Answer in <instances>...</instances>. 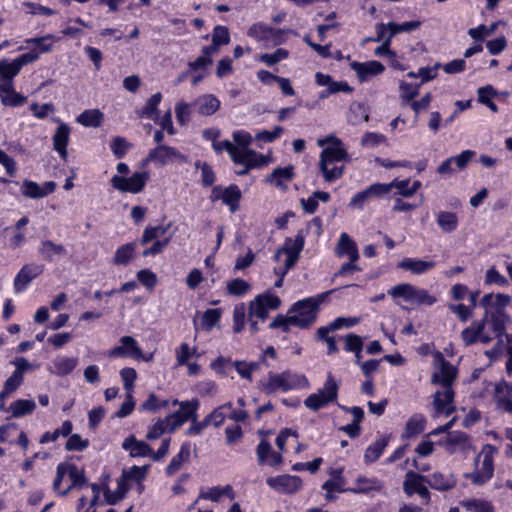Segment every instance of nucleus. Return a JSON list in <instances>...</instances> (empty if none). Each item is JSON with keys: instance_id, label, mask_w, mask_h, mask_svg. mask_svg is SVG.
Listing matches in <instances>:
<instances>
[{"instance_id": "18", "label": "nucleus", "mask_w": 512, "mask_h": 512, "mask_svg": "<svg viewBox=\"0 0 512 512\" xmlns=\"http://www.w3.org/2000/svg\"><path fill=\"white\" fill-rule=\"evenodd\" d=\"M496 408L512 415V383L505 380L495 386Z\"/></svg>"}, {"instance_id": "61", "label": "nucleus", "mask_w": 512, "mask_h": 512, "mask_svg": "<svg viewBox=\"0 0 512 512\" xmlns=\"http://www.w3.org/2000/svg\"><path fill=\"white\" fill-rule=\"evenodd\" d=\"M149 468L150 465H133L129 470H123L122 474L125 475L129 481L132 480L141 483L145 479Z\"/></svg>"}, {"instance_id": "38", "label": "nucleus", "mask_w": 512, "mask_h": 512, "mask_svg": "<svg viewBox=\"0 0 512 512\" xmlns=\"http://www.w3.org/2000/svg\"><path fill=\"white\" fill-rule=\"evenodd\" d=\"M137 242H129L118 247L113 257L115 265H128L135 257Z\"/></svg>"}, {"instance_id": "11", "label": "nucleus", "mask_w": 512, "mask_h": 512, "mask_svg": "<svg viewBox=\"0 0 512 512\" xmlns=\"http://www.w3.org/2000/svg\"><path fill=\"white\" fill-rule=\"evenodd\" d=\"M436 359L439 361V372L433 373L431 382L444 388H453V383L458 375L457 367L446 360L440 352H437Z\"/></svg>"}, {"instance_id": "12", "label": "nucleus", "mask_w": 512, "mask_h": 512, "mask_svg": "<svg viewBox=\"0 0 512 512\" xmlns=\"http://www.w3.org/2000/svg\"><path fill=\"white\" fill-rule=\"evenodd\" d=\"M44 271V266L36 263H29L22 266L16 274L13 287L16 294L23 293L27 290L31 282L40 276Z\"/></svg>"}, {"instance_id": "32", "label": "nucleus", "mask_w": 512, "mask_h": 512, "mask_svg": "<svg viewBox=\"0 0 512 512\" xmlns=\"http://www.w3.org/2000/svg\"><path fill=\"white\" fill-rule=\"evenodd\" d=\"M191 455V444L190 442H184L180 446L179 452L174 455L167 465L165 472L168 476L175 474L182 466V464L189 460Z\"/></svg>"}, {"instance_id": "22", "label": "nucleus", "mask_w": 512, "mask_h": 512, "mask_svg": "<svg viewBox=\"0 0 512 512\" xmlns=\"http://www.w3.org/2000/svg\"><path fill=\"white\" fill-rule=\"evenodd\" d=\"M427 484L434 490L445 492L456 487L457 478L453 473L436 471L428 477Z\"/></svg>"}, {"instance_id": "48", "label": "nucleus", "mask_w": 512, "mask_h": 512, "mask_svg": "<svg viewBox=\"0 0 512 512\" xmlns=\"http://www.w3.org/2000/svg\"><path fill=\"white\" fill-rule=\"evenodd\" d=\"M421 84H412L406 81H401L399 84L400 98L402 105H408L413 99L419 95V88Z\"/></svg>"}, {"instance_id": "51", "label": "nucleus", "mask_w": 512, "mask_h": 512, "mask_svg": "<svg viewBox=\"0 0 512 512\" xmlns=\"http://www.w3.org/2000/svg\"><path fill=\"white\" fill-rule=\"evenodd\" d=\"M70 132L71 129L66 123H61L57 128L53 135V148L61 149L63 147H67L70 140Z\"/></svg>"}, {"instance_id": "10", "label": "nucleus", "mask_w": 512, "mask_h": 512, "mask_svg": "<svg viewBox=\"0 0 512 512\" xmlns=\"http://www.w3.org/2000/svg\"><path fill=\"white\" fill-rule=\"evenodd\" d=\"M247 34L256 41L265 44L273 43L274 45H279L284 41L283 31L281 29L274 28L263 22L254 23L248 29Z\"/></svg>"}, {"instance_id": "27", "label": "nucleus", "mask_w": 512, "mask_h": 512, "mask_svg": "<svg viewBox=\"0 0 512 512\" xmlns=\"http://www.w3.org/2000/svg\"><path fill=\"white\" fill-rule=\"evenodd\" d=\"M390 435L383 436L371 443L365 450L363 461L366 465L376 462L384 453L389 444Z\"/></svg>"}, {"instance_id": "55", "label": "nucleus", "mask_w": 512, "mask_h": 512, "mask_svg": "<svg viewBox=\"0 0 512 512\" xmlns=\"http://www.w3.org/2000/svg\"><path fill=\"white\" fill-rule=\"evenodd\" d=\"M233 366L235 367V370L242 378L252 381V374L259 368V363H248L246 361L236 360L234 361Z\"/></svg>"}, {"instance_id": "54", "label": "nucleus", "mask_w": 512, "mask_h": 512, "mask_svg": "<svg viewBox=\"0 0 512 512\" xmlns=\"http://www.w3.org/2000/svg\"><path fill=\"white\" fill-rule=\"evenodd\" d=\"M131 147L132 144L121 136L114 137L110 144L111 151L117 159L124 158Z\"/></svg>"}, {"instance_id": "1", "label": "nucleus", "mask_w": 512, "mask_h": 512, "mask_svg": "<svg viewBox=\"0 0 512 512\" xmlns=\"http://www.w3.org/2000/svg\"><path fill=\"white\" fill-rule=\"evenodd\" d=\"M324 145L327 146L321 151L319 169L326 182H333L342 177L344 173V166L334 165L332 168L329 166L336 162L347 160L348 152L344 147L342 140L335 135H329L318 140V146L322 147Z\"/></svg>"}, {"instance_id": "24", "label": "nucleus", "mask_w": 512, "mask_h": 512, "mask_svg": "<svg viewBox=\"0 0 512 512\" xmlns=\"http://www.w3.org/2000/svg\"><path fill=\"white\" fill-rule=\"evenodd\" d=\"M336 254L339 257L347 256L352 261L359 259V251L356 242L345 232L341 233L337 246Z\"/></svg>"}, {"instance_id": "39", "label": "nucleus", "mask_w": 512, "mask_h": 512, "mask_svg": "<svg viewBox=\"0 0 512 512\" xmlns=\"http://www.w3.org/2000/svg\"><path fill=\"white\" fill-rule=\"evenodd\" d=\"M36 409V403L33 399H17L13 401L8 412H11V416L14 418H20L26 415H30Z\"/></svg>"}, {"instance_id": "28", "label": "nucleus", "mask_w": 512, "mask_h": 512, "mask_svg": "<svg viewBox=\"0 0 512 512\" xmlns=\"http://www.w3.org/2000/svg\"><path fill=\"white\" fill-rule=\"evenodd\" d=\"M383 485L376 477L367 478L365 476H358L355 480V487H348L350 493L353 494H369L372 491H381Z\"/></svg>"}, {"instance_id": "62", "label": "nucleus", "mask_w": 512, "mask_h": 512, "mask_svg": "<svg viewBox=\"0 0 512 512\" xmlns=\"http://www.w3.org/2000/svg\"><path fill=\"white\" fill-rule=\"evenodd\" d=\"M195 353V347L191 349L188 343H182L175 351L177 365L184 366L188 364L190 357L193 356Z\"/></svg>"}, {"instance_id": "63", "label": "nucleus", "mask_w": 512, "mask_h": 512, "mask_svg": "<svg viewBox=\"0 0 512 512\" xmlns=\"http://www.w3.org/2000/svg\"><path fill=\"white\" fill-rule=\"evenodd\" d=\"M212 42L219 48L222 45H227L230 42V34L227 27L217 25L213 29Z\"/></svg>"}, {"instance_id": "31", "label": "nucleus", "mask_w": 512, "mask_h": 512, "mask_svg": "<svg viewBox=\"0 0 512 512\" xmlns=\"http://www.w3.org/2000/svg\"><path fill=\"white\" fill-rule=\"evenodd\" d=\"M196 106L200 115L211 116L220 109L221 102L213 94H204L197 99Z\"/></svg>"}, {"instance_id": "64", "label": "nucleus", "mask_w": 512, "mask_h": 512, "mask_svg": "<svg viewBox=\"0 0 512 512\" xmlns=\"http://www.w3.org/2000/svg\"><path fill=\"white\" fill-rule=\"evenodd\" d=\"M27 101V97L15 91L1 96V103L7 107H20Z\"/></svg>"}, {"instance_id": "57", "label": "nucleus", "mask_w": 512, "mask_h": 512, "mask_svg": "<svg viewBox=\"0 0 512 512\" xmlns=\"http://www.w3.org/2000/svg\"><path fill=\"white\" fill-rule=\"evenodd\" d=\"M387 140L386 136L379 132H365L362 137L360 144L365 148H374L380 144L385 143Z\"/></svg>"}, {"instance_id": "42", "label": "nucleus", "mask_w": 512, "mask_h": 512, "mask_svg": "<svg viewBox=\"0 0 512 512\" xmlns=\"http://www.w3.org/2000/svg\"><path fill=\"white\" fill-rule=\"evenodd\" d=\"M335 401V391H329L326 398H322L321 394L313 393L310 394L305 400L304 405L312 411H318L319 409L327 406Z\"/></svg>"}, {"instance_id": "40", "label": "nucleus", "mask_w": 512, "mask_h": 512, "mask_svg": "<svg viewBox=\"0 0 512 512\" xmlns=\"http://www.w3.org/2000/svg\"><path fill=\"white\" fill-rule=\"evenodd\" d=\"M104 120V114L99 109H87L78 115L76 121L84 127H100Z\"/></svg>"}, {"instance_id": "50", "label": "nucleus", "mask_w": 512, "mask_h": 512, "mask_svg": "<svg viewBox=\"0 0 512 512\" xmlns=\"http://www.w3.org/2000/svg\"><path fill=\"white\" fill-rule=\"evenodd\" d=\"M383 186H385V195L388 194L393 188H395L397 190V195L407 198L412 196L409 178L403 180L395 178L389 183H383Z\"/></svg>"}, {"instance_id": "25", "label": "nucleus", "mask_w": 512, "mask_h": 512, "mask_svg": "<svg viewBox=\"0 0 512 512\" xmlns=\"http://www.w3.org/2000/svg\"><path fill=\"white\" fill-rule=\"evenodd\" d=\"M122 448L126 451H129V455L132 458L136 457H150L152 453V448L145 441L137 440L134 435H130L125 438L122 443Z\"/></svg>"}, {"instance_id": "46", "label": "nucleus", "mask_w": 512, "mask_h": 512, "mask_svg": "<svg viewBox=\"0 0 512 512\" xmlns=\"http://www.w3.org/2000/svg\"><path fill=\"white\" fill-rule=\"evenodd\" d=\"M162 101V94L157 92L153 94L142 108L141 116L148 119L156 120L159 115V104Z\"/></svg>"}, {"instance_id": "4", "label": "nucleus", "mask_w": 512, "mask_h": 512, "mask_svg": "<svg viewBox=\"0 0 512 512\" xmlns=\"http://www.w3.org/2000/svg\"><path fill=\"white\" fill-rule=\"evenodd\" d=\"M498 454V448L492 444H485L474 459L475 469L465 475L472 484L482 486L488 483L494 476V458Z\"/></svg>"}, {"instance_id": "2", "label": "nucleus", "mask_w": 512, "mask_h": 512, "mask_svg": "<svg viewBox=\"0 0 512 512\" xmlns=\"http://www.w3.org/2000/svg\"><path fill=\"white\" fill-rule=\"evenodd\" d=\"M308 385V379L303 374H298L287 369L281 373L269 372L266 381L258 383L259 389L266 395L275 394L278 391L289 392Z\"/></svg>"}, {"instance_id": "17", "label": "nucleus", "mask_w": 512, "mask_h": 512, "mask_svg": "<svg viewBox=\"0 0 512 512\" xmlns=\"http://www.w3.org/2000/svg\"><path fill=\"white\" fill-rule=\"evenodd\" d=\"M171 159L184 160L185 156L174 147L158 145L149 151L147 157L143 160V165L149 162H157L160 165H165L168 160Z\"/></svg>"}, {"instance_id": "3", "label": "nucleus", "mask_w": 512, "mask_h": 512, "mask_svg": "<svg viewBox=\"0 0 512 512\" xmlns=\"http://www.w3.org/2000/svg\"><path fill=\"white\" fill-rule=\"evenodd\" d=\"M329 293H321L317 297H307L295 302L288 310V314L292 317L293 326L300 329H309L317 319L320 304Z\"/></svg>"}, {"instance_id": "26", "label": "nucleus", "mask_w": 512, "mask_h": 512, "mask_svg": "<svg viewBox=\"0 0 512 512\" xmlns=\"http://www.w3.org/2000/svg\"><path fill=\"white\" fill-rule=\"evenodd\" d=\"M352 68L361 82L366 81L370 76L379 75L385 70V66L376 60L365 63L354 62Z\"/></svg>"}, {"instance_id": "58", "label": "nucleus", "mask_w": 512, "mask_h": 512, "mask_svg": "<svg viewBox=\"0 0 512 512\" xmlns=\"http://www.w3.org/2000/svg\"><path fill=\"white\" fill-rule=\"evenodd\" d=\"M138 281L148 290L152 291L157 285V275L150 269H141L136 274Z\"/></svg>"}, {"instance_id": "35", "label": "nucleus", "mask_w": 512, "mask_h": 512, "mask_svg": "<svg viewBox=\"0 0 512 512\" xmlns=\"http://www.w3.org/2000/svg\"><path fill=\"white\" fill-rule=\"evenodd\" d=\"M305 245V233L303 230H299L292 240L291 238H286L284 246L278 249L276 256L280 253H285L286 255H294L300 257V253L302 252Z\"/></svg>"}, {"instance_id": "5", "label": "nucleus", "mask_w": 512, "mask_h": 512, "mask_svg": "<svg viewBox=\"0 0 512 512\" xmlns=\"http://www.w3.org/2000/svg\"><path fill=\"white\" fill-rule=\"evenodd\" d=\"M116 170L120 175H114L110 183L114 189L121 193H141L150 179L148 171L134 172L130 177H124L123 175L130 173L129 166L124 162H119Z\"/></svg>"}, {"instance_id": "7", "label": "nucleus", "mask_w": 512, "mask_h": 512, "mask_svg": "<svg viewBox=\"0 0 512 512\" xmlns=\"http://www.w3.org/2000/svg\"><path fill=\"white\" fill-rule=\"evenodd\" d=\"M230 158L235 165L242 167L235 170V174L238 176L247 175L250 170L266 164L265 157L250 148H237L236 146Z\"/></svg>"}, {"instance_id": "44", "label": "nucleus", "mask_w": 512, "mask_h": 512, "mask_svg": "<svg viewBox=\"0 0 512 512\" xmlns=\"http://www.w3.org/2000/svg\"><path fill=\"white\" fill-rule=\"evenodd\" d=\"M488 315L490 317L492 330L496 336L501 337L505 333L506 322L509 319L507 313L500 310H491Z\"/></svg>"}, {"instance_id": "53", "label": "nucleus", "mask_w": 512, "mask_h": 512, "mask_svg": "<svg viewBox=\"0 0 512 512\" xmlns=\"http://www.w3.org/2000/svg\"><path fill=\"white\" fill-rule=\"evenodd\" d=\"M289 57V51L284 48H277L273 53H264L259 56V61L271 67Z\"/></svg>"}, {"instance_id": "45", "label": "nucleus", "mask_w": 512, "mask_h": 512, "mask_svg": "<svg viewBox=\"0 0 512 512\" xmlns=\"http://www.w3.org/2000/svg\"><path fill=\"white\" fill-rule=\"evenodd\" d=\"M294 177L292 166L278 167L267 177V181L274 183L277 187H283L284 181H291Z\"/></svg>"}, {"instance_id": "34", "label": "nucleus", "mask_w": 512, "mask_h": 512, "mask_svg": "<svg viewBox=\"0 0 512 512\" xmlns=\"http://www.w3.org/2000/svg\"><path fill=\"white\" fill-rule=\"evenodd\" d=\"M428 477L415 472L414 470H409L405 474V479L403 482V491L407 496H413L419 490V488L427 483Z\"/></svg>"}, {"instance_id": "8", "label": "nucleus", "mask_w": 512, "mask_h": 512, "mask_svg": "<svg viewBox=\"0 0 512 512\" xmlns=\"http://www.w3.org/2000/svg\"><path fill=\"white\" fill-rule=\"evenodd\" d=\"M209 199L212 202L221 200L224 205L228 206L231 213H235L240 208L242 193L236 184H230L225 188L217 185L213 186Z\"/></svg>"}, {"instance_id": "52", "label": "nucleus", "mask_w": 512, "mask_h": 512, "mask_svg": "<svg viewBox=\"0 0 512 512\" xmlns=\"http://www.w3.org/2000/svg\"><path fill=\"white\" fill-rule=\"evenodd\" d=\"M251 286L242 278H234L227 283V294L241 297L248 293Z\"/></svg>"}, {"instance_id": "47", "label": "nucleus", "mask_w": 512, "mask_h": 512, "mask_svg": "<svg viewBox=\"0 0 512 512\" xmlns=\"http://www.w3.org/2000/svg\"><path fill=\"white\" fill-rule=\"evenodd\" d=\"M350 113L349 122L353 125L369 121V108L362 103H353Z\"/></svg>"}, {"instance_id": "19", "label": "nucleus", "mask_w": 512, "mask_h": 512, "mask_svg": "<svg viewBox=\"0 0 512 512\" xmlns=\"http://www.w3.org/2000/svg\"><path fill=\"white\" fill-rule=\"evenodd\" d=\"M487 318L480 321H473L469 327L461 332V338L465 345H473L477 342L488 343L491 338L483 334Z\"/></svg>"}, {"instance_id": "21", "label": "nucleus", "mask_w": 512, "mask_h": 512, "mask_svg": "<svg viewBox=\"0 0 512 512\" xmlns=\"http://www.w3.org/2000/svg\"><path fill=\"white\" fill-rule=\"evenodd\" d=\"M426 424L427 419L423 414L414 413L407 420L404 431L401 434V439L410 440L419 436L425 431Z\"/></svg>"}, {"instance_id": "20", "label": "nucleus", "mask_w": 512, "mask_h": 512, "mask_svg": "<svg viewBox=\"0 0 512 512\" xmlns=\"http://www.w3.org/2000/svg\"><path fill=\"white\" fill-rule=\"evenodd\" d=\"M455 392L453 388H444V391H437L434 395V408L438 414L445 416L452 415L456 408L453 405Z\"/></svg>"}, {"instance_id": "36", "label": "nucleus", "mask_w": 512, "mask_h": 512, "mask_svg": "<svg viewBox=\"0 0 512 512\" xmlns=\"http://www.w3.org/2000/svg\"><path fill=\"white\" fill-rule=\"evenodd\" d=\"M78 364L76 357L58 356L53 360V369L51 373L63 377L74 371Z\"/></svg>"}, {"instance_id": "49", "label": "nucleus", "mask_w": 512, "mask_h": 512, "mask_svg": "<svg viewBox=\"0 0 512 512\" xmlns=\"http://www.w3.org/2000/svg\"><path fill=\"white\" fill-rule=\"evenodd\" d=\"M172 405H179V411L187 421H191L193 418H198L197 410L199 407V402L197 399H193L191 401H178L177 399L173 400Z\"/></svg>"}, {"instance_id": "33", "label": "nucleus", "mask_w": 512, "mask_h": 512, "mask_svg": "<svg viewBox=\"0 0 512 512\" xmlns=\"http://www.w3.org/2000/svg\"><path fill=\"white\" fill-rule=\"evenodd\" d=\"M66 466V473L71 480V485L61 492V496H66L73 488L81 489L88 484L84 470H80L75 464H66Z\"/></svg>"}, {"instance_id": "59", "label": "nucleus", "mask_w": 512, "mask_h": 512, "mask_svg": "<svg viewBox=\"0 0 512 512\" xmlns=\"http://www.w3.org/2000/svg\"><path fill=\"white\" fill-rule=\"evenodd\" d=\"M89 446V440L83 439L81 435L75 433L68 437L65 443V449L67 451H84Z\"/></svg>"}, {"instance_id": "16", "label": "nucleus", "mask_w": 512, "mask_h": 512, "mask_svg": "<svg viewBox=\"0 0 512 512\" xmlns=\"http://www.w3.org/2000/svg\"><path fill=\"white\" fill-rule=\"evenodd\" d=\"M385 196V186L383 183H373L364 190H361L353 195L350 199L349 206L363 210L364 206L373 198H382Z\"/></svg>"}, {"instance_id": "43", "label": "nucleus", "mask_w": 512, "mask_h": 512, "mask_svg": "<svg viewBox=\"0 0 512 512\" xmlns=\"http://www.w3.org/2000/svg\"><path fill=\"white\" fill-rule=\"evenodd\" d=\"M461 506L470 512H495L493 504L485 499H465L460 502Z\"/></svg>"}, {"instance_id": "14", "label": "nucleus", "mask_w": 512, "mask_h": 512, "mask_svg": "<svg viewBox=\"0 0 512 512\" xmlns=\"http://www.w3.org/2000/svg\"><path fill=\"white\" fill-rule=\"evenodd\" d=\"M267 485L273 490L283 494H294L302 487V479L299 476L283 474L269 477Z\"/></svg>"}, {"instance_id": "56", "label": "nucleus", "mask_w": 512, "mask_h": 512, "mask_svg": "<svg viewBox=\"0 0 512 512\" xmlns=\"http://www.w3.org/2000/svg\"><path fill=\"white\" fill-rule=\"evenodd\" d=\"M169 424L164 418H158L157 421L148 428L146 439L156 440L160 438L165 432H168Z\"/></svg>"}, {"instance_id": "15", "label": "nucleus", "mask_w": 512, "mask_h": 512, "mask_svg": "<svg viewBox=\"0 0 512 512\" xmlns=\"http://www.w3.org/2000/svg\"><path fill=\"white\" fill-rule=\"evenodd\" d=\"M475 155L473 150H464L459 155L444 160L438 167L437 173L441 176L450 175L458 170L465 169Z\"/></svg>"}, {"instance_id": "41", "label": "nucleus", "mask_w": 512, "mask_h": 512, "mask_svg": "<svg viewBox=\"0 0 512 512\" xmlns=\"http://www.w3.org/2000/svg\"><path fill=\"white\" fill-rule=\"evenodd\" d=\"M436 222L440 229L445 233L454 232L458 228L459 220L454 212L440 211Z\"/></svg>"}, {"instance_id": "29", "label": "nucleus", "mask_w": 512, "mask_h": 512, "mask_svg": "<svg viewBox=\"0 0 512 512\" xmlns=\"http://www.w3.org/2000/svg\"><path fill=\"white\" fill-rule=\"evenodd\" d=\"M435 265L436 263L434 261H425L417 258L406 257L397 264V267L410 271L415 275H421L434 268Z\"/></svg>"}, {"instance_id": "30", "label": "nucleus", "mask_w": 512, "mask_h": 512, "mask_svg": "<svg viewBox=\"0 0 512 512\" xmlns=\"http://www.w3.org/2000/svg\"><path fill=\"white\" fill-rule=\"evenodd\" d=\"M38 253L46 262H53L55 256H64L67 251L64 245L56 244L51 240H42L38 246Z\"/></svg>"}, {"instance_id": "9", "label": "nucleus", "mask_w": 512, "mask_h": 512, "mask_svg": "<svg viewBox=\"0 0 512 512\" xmlns=\"http://www.w3.org/2000/svg\"><path fill=\"white\" fill-rule=\"evenodd\" d=\"M121 345L115 346L109 350V357L132 358L135 360L149 361L152 356L146 357L138 342L132 336H122Z\"/></svg>"}, {"instance_id": "37", "label": "nucleus", "mask_w": 512, "mask_h": 512, "mask_svg": "<svg viewBox=\"0 0 512 512\" xmlns=\"http://www.w3.org/2000/svg\"><path fill=\"white\" fill-rule=\"evenodd\" d=\"M55 40L54 35L47 34L41 37H34L26 39L25 42L28 45H34V48L31 49L28 53H36L37 60L39 59L40 54L48 53L53 48V42Z\"/></svg>"}, {"instance_id": "13", "label": "nucleus", "mask_w": 512, "mask_h": 512, "mask_svg": "<svg viewBox=\"0 0 512 512\" xmlns=\"http://www.w3.org/2000/svg\"><path fill=\"white\" fill-rule=\"evenodd\" d=\"M36 60V53H23L12 61L2 59L0 61V78L14 79V77L19 74L23 66L33 63Z\"/></svg>"}, {"instance_id": "60", "label": "nucleus", "mask_w": 512, "mask_h": 512, "mask_svg": "<svg viewBox=\"0 0 512 512\" xmlns=\"http://www.w3.org/2000/svg\"><path fill=\"white\" fill-rule=\"evenodd\" d=\"M120 377L123 382V387L127 393H132L134 389V383L137 379V372L132 367H125L120 370Z\"/></svg>"}, {"instance_id": "6", "label": "nucleus", "mask_w": 512, "mask_h": 512, "mask_svg": "<svg viewBox=\"0 0 512 512\" xmlns=\"http://www.w3.org/2000/svg\"><path fill=\"white\" fill-rule=\"evenodd\" d=\"M388 294L393 298H402L406 302L417 305L431 306L436 298L429 294L426 289H420L409 283H401L392 287Z\"/></svg>"}, {"instance_id": "23", "label": "nucleus", "mask_w": 512, "mask_h": 512, "mask_svg": "<svg viewBox=\"0 0 512 512\" xmlns=\"http://www.w3.org/2000/svg\"><path fill=\"white\" fill-rule=\"evenodd\" d=\"M511 302V297L507 294H501L498 293L496 295H493L492 293L485 294L480 302L479 305L483 308H485L486 313L485 317L488 318V313L491 310H500L505 311L504 308L509 305Z\"/></svg>"}]
</instances>
